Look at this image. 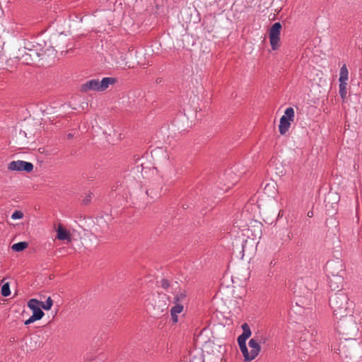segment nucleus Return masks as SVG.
I'll return each mask as SVG.
<instances>
[{
	"mask_svg": "<svg viewBox=\"0 0 362 362\" xmlns=\"http://www.w3.org/2000/svg\"><path fill=\"white\" fill-rule=\"evenodd\" d=\"M129 181H132L131 177L126 178V181H125V182H126V184H127V183H128V182H129Z\"/></svg>",
	"mask_w": 362,
	"mask_h": 362,
	"instance_id": "473e14b6",
	"label": "nucleus"
},
{
	"mask_svg": "<svg viewBox=\"0 0 362 362\" xmlns=\"http://www.w3.org/2000/svg\"><path fill=\"white\" fill-rule=\"evenodd\" d=\"M270 187V185H269V184H267V185H266V186H265V187H264V189H265V190H267V189L268 187Z\"/></svg>",
	"mask_w": 362,
	"mask_h": 362,
	"instance_id": "72a5a7b5",
	"label": "nucleus"
},
{
	"mask_svg": "<svg viewBox=\"0 0 362 362\" xmlns=\"http://www.w3.org/2000/svg\"><path fill=\"white\" fill-rule=\"evenodd\" d=\"M52 304L53 300H52L51 297H48L45 303L42 301L40 303V306L45 310H49L51 309Z\"/></svg>",
	"mask_w": 362,
	"mask_h": 362,
	"instance_id": "aec40b11",
	"label": "nucleus"
},
{
	"mask_svg": "<svg viewBox=\"0 0 362 362\" xmlns=\"http://www.w3.org/2000/svg\"><path fill=\"white\" fill-rule=\"evenodd\" d=\"M1 294L4 297H7V296H8L11 294L10 285H9L8 282L5 283L1 286Z\"/></svg>",
	"mask_w": 362,
	"mask_h": 362,
	"instance_id": "6ab92c4d",
	"label": "nucleus"
},
{
	"mask_svg": "<svg viewBox=\"0 0 362 362\" xmlns=\"http://www.w3.org/2000/svg\"><path fill=\"white\" fill-rule=\"evenodd\" d=\"M39 320H40L39 318H37L33 315H31L27 320L25 321L24 324L25 325H28L33 323L34 322Z\"/></svg>",
	"mask_w": 362,
	"mask_h": 362,
	"instance_id": "a878e982",
	"label": "nucleus"
},
{
	"mask_svg": "<svg viewBox=\"0 0 362 362\" xmlns=\"http://www.w3.org/2000/svg\"><path fill=\"white\" fill-rule=\"evenodd\" d=\"M170 315H171V319H172V321H173L174 323L177 322V321H178L177 314L170 313Z\"/></svg>",
	"mask_w": 362,
	"mask_h": 362,
	"instance_id": "c85d7f7f",
	"label": "nucleus"
},
{
	"mask_svg": "<svg viewBox=\"0 0 362 362\" xmlns=\"http://www.w3.org/2000/svg\"><path fill=\"white\" fill-rule=\"evenodd\" d=\"M183 305L181 303L175 304V305L171 308L170 313L179 314L183 311Z\"/></svg>",
	"mask_w": 362,
	"mask_h": 362,
	"instance_id": "5701e85b",
	"label": "nucleus"
},
{
	"mask_svg": "<svg viewBox=\"0 0 362 362\" xmlns=\"http://www.w3.org/2000/svg\"><path fill=\"white\" fill-rule=\"evenodd\" d=\"M242 329H243L242 334L248 339L252 334V332H251L249 325L247 323H244L242 325Z\"/></svg>",
	"mask_w": 362,
	"mask_h": 362,
	"instance_id": "4be33fe9",
	"label": "nucleus"
},
{
	"mask_svg": "<svg viewBox=\"0 0 362 362\" xmlns=\"http://www.w3.org/2000/svg\"><path fill=\"white\" fill-rule=\"evenodd\" d=\"M314 205H313L312 209L308 211L307 216L309 218H312L314 216V211H313Z\"/></svg>",
	"mask_w": 362,
	"mask_h": 362,
	"instance_id": "c756f323",
	"label": "nucleus"
},
{
	"mask_svg": "<svg viewBox=\"0 0 362 362\" xmlns=\"http://www.w3.org/2000/svg\"><path fill=\"white\" fill-rule=\"evenodd\" d=\"M117 79L113 77L103 78L101 81H99L100 91L105 90L108 88L109 85H112L115 83Z\"/></svg>",
	"mask_w": 362,
	"mask_h": 362,
	"instance_id": "ddd939ff",
	"label": "nucleus"
},
{
	"mask_svg": "<svg viewBox=\"0 0 362 362\" xmlns=\"http://www.w3.org/2000/svg\"><path fill=\"white\" fill-rule=\"evenodd\" d=\"M160 286L163 288L167 290L170 287V281L166 279H163L160 281Z\"/></svg>",
	"mask_w": 362,
	"mask_h": 362,
	"instance_id": "393cba45",
	"label": "nucleus"
},
{
	"mask_svg": "<svg viewBox=\"0 0 362 362\" xmlns=\"http://www.w3.org/2000/svg\"><path fill=\"white\" fill-rule=\"evenodd\" d=\"M74 134H72V133H69V134H68V135H67V138H68L69 139H73V138H74Z\"/></svg>",
	"mask_w": 362,
	"mask_h": 362,
	"instance_id": "7c9ffc66",
	"label": "nucleus"
},
{
	"mask_svg": "<svg viewBox=\"0 0 362 362\" xmlns=\"http://www.w3.org/2000/svg\"><path fill=\"white\" fill-rule=\"evenodd\" d=\"M8 169L11 171H25L30 173L33 170V163L24 160H13L8 165Z\"/></svg>",
	"mask_w": 362,
	"mask_h": 362,
	"instance_id": "0eeeda50",
	"label": "nucleus"
},
{
	"mask_svg": "<svg viewBox=\"0 0 362 362\" xmlns=\"http://www.w3.org/2000/svg\"><path fill=\"white\" fill-rule=\"evenodd\" d=\"M80 90L82 93H87L89 90L100 92L98 79H91L81 86Z\"/></svg>",
	"mask_w": 362,
	"mask_h": 362,
	"instance_id": "9b49d317",
	"label": "nucleus"
},
{
	"mask_svg": "<svg viewBox=\"0 0 362 362\" xmlns=\"http://www.w3.org/2000/svg\"><path fill=\"white\" fill-rule=\"evenodd\" d=\"M54 49L51 45L47 46L45 40L27 41L24 42V47L18 49L16 57L23 63L30 64L43 59L46 55L54 54Z\"/></svg>",
	"mask_w": 362,
	"mask_h": 362,
	"instance_id": "f257e3e1",
	"label": "nucleus"
},
{
	"mask_svg": "<svg viewBox=\"0 0 362 362\" xmlns=\"http://www.w3.org/2000/svg\"><path fill=\"white\" fill-rule=\"evenodd\" d=\"M295 112L294 109L289 107L286 109L284 115L280 119L279 125V131L281 135L285 134L291 127V122L294 120Z\"/></svg>",
	"mask_w": 362,
	"mask_h": 362,
	"instance_id": "20e7f679",
	"label": "nucleus"
},
{
	"mask_svg": "<svg viewBox=\"0 0 362 362\" xmlns=\"http://www.w3.org/2000/svg\"><path fill=\"white\" fill-rule=\"evenodd\" d=\"M344 274H333L330 276L329 274H327V282L332 291L335 290H337V291L342 290L341 288L344 283Z\"/></svg>",
	"mask_w": 362,
	"mask_h": 362,
	"instance_id": "6e6552de",
	"label": "nucleus"
},
{
	"mask_svg": "<svg viewBox=\"0 0 362 362\" xmlns=\"http://www.w3.org/2000/svg\"><path fill=\"white\" fill-rule=\"evenodd\" d=\"M57 238L60 240H66L70 242L71 240L70 233L64 229L61 225L58 226L57 230Z\"/></svg>",
	"mask_w": 362,
	"mask_h": 362,
	"instance_id": "f8f14e48",
	"label": "nucleus"
},
{
	"mask_svg": "<svg viewBox=\"0 0 362 362\" xmlns=\"http://www.w3.org/2000/svg\"><path fill=\"white\" fill-rule=\"evenodd\" d=\"M40 303V300L35 298H32L28 302V307L33 311L32 315L39 319H42L45 313L40 308L41 306Z\"/></svg>",
	"mask_w": 362,
	"mask_h": 362,
	"instance_id": "9d476101",
	"label": "nucleus"
},
{
	"mask_svg": "<svg viewBox=\"0 0 362 362\" xmlns=\"http://www.w3.org/2000/svg\"><path fill=\"white\" fill-rule=\"evenodd\" d=\"M23 217V214L22 211H15L12 215H11V218L13 219V220H16V219H21Z\"/></svg>",
	"mask_w": 362,
	"mask_h": 362,
	"instance_id": "b1692460",
	"label": "nucleus"
},
{
	"mask_svg": "<svg viewBox=\"0 0 362 362\" xmlns=\"http://www.w3.org/2000/svg\"><path fill=\"white\" fill-rule=\"evenodd\" d=\"M354 303L349 301L346 293L342 290H339L329 296V306L332 310L336 319L344 317L351 312Z\"/></svg>",
	"mask_w": 362,
	"mask_h": 362,
	"instance_id": "7ed1b4c3",
	"label": "nucleus"
},
{
	"mask_svg": "<svg viewBox=\"0 0 362 362\" xmlns=\"http://www.w3.org/2000/svg\"><path fill=\"white\" fill-rule=\"evenodd\" d=\"M187 300V295L185 291L179 290V291H175V296L173 298V303L174 304L183 303Z\"/></svg>",
	"mask_w": 362,
	"mask_h": 362,
	"instance_id": "4468645a",
	"label": "nucleus"
},
{
	"mask_svg": "<svg viewBox=\"0 0 362 362\" xmlns=\"http://www.w3.org/2000/svg\"><path fill=\"white\" fill-rule=\"evenodd\" d=\"M325 272L327 276L345 274L344 264L339 258L328 261L325 265Z\"/></svg>",
	"mask_w": 362,
	"mask_h": 362,
	"instance_id": "423d86ee",
	"label": "nucleus"
},
{
	"mask_svg": "<svg viewBox=\"0 0 362 362\" xmlns=\"http://www.w3.org/2000/svg\"><path fill=\"white\" fill-rule=\"evenodd\" d=\"M347 344L345 342H340L337 351L339 354H344L346 357L351 358L353 356V351L347 349Z\"/></svg>",
	"mask_w": 362,
	"mask_h": 362,
	"instance_id": "2eb2a0df",
	"label": "nucleus"
},
{
	"mask_svg": "<svg viewBox=\"0 0 362 362\" xmlns=\"http://www.w3.org/2000/svg\"><path fill=\"white\" fill-rule=\"evenodd\" d=\"M240 349L245 358V361H251V356H250V351H248L247 347L245 344H238Z\"/></svg>",
	"mask_w": 362,
	"mask_h": 362,
	"instance_id": "f3484780",
	"label": "nucleus"
},
{
	"mask_svg": "<svg viewBox=\"0 0 362 362\" xmlns=\"http://www.w3.org/2000/svg\"><path fill=\"white\" fill-rule=\"evenodd\" d=\"M112 190L116 191V190H117V188H116V187L115 188V187H112Z\"/></svg>",
	"mask_w": 362,
	"mask_h": 362,
	"instance_id": "e433bc0d",
	"label": "nucleus"
},
{
	"mask_svg": "<svg viewBox=\"0 0 362 362\" xmlns=\"http://www.w3.org/2000/svg\"><path fill=\"white\" fill-rule=\"evenodd\" d=\"M230 173H231V172L228 170V171H227V172H226V175H230Z\"/></svg>",
	"mask_w": 362,
	"mask_h": 362,
	"instance_id": "f704fd0d",
	"label": "nucleus"
},
{
	"mask_svg": "<svg viewBox=\"0 0 362 362\" xmlns=\"http://www.w3.org/2000/svg\"><path fill=\"white\" fill-rule=\"evenodd\" d=\"M305 15V16L308 17V19H310L314 23L315 22L316 18H315L314 12L312 14L310 11H306Z\"/></svg>",
	"mask_w": 362,
	"mask_h": 362,
	"instance_id": "bb28decb",
	"label": "nucleus"
},
{
	"mask_svg": "<svg viewBox=\"0 0 362 362\" xmlns=\"http://www.w3.org/2000/svg\"><path fill=\"white\" fill-rule=\"evenodd\" d=\"M339 321L337 323V330L339 334H341L346 341H351L353 344L352 346L356 349H360L361 346L357 343L354 338L356 337L359 331L358 327V322H361V317L354 316L353 315H345L344 317L339 318Z\"/></svg>",
	"mask_w": 362,
	"mask_h": 362,
	"instance_id": "f03ea898",
	"label": "nucleus"
},
{
	"mask_svg": "<svg viewBox=\"0 0 362 362\" xmlns=\"http://www.w3.org/2000/svg\"><path fill=\"white\" fill-rule=\"evenodd\" d=\"M282 25L279 22L274 23L269 29V42L273 50L279 49L280 45V34Z\"/></svg>",
	"mask_w": 362,
	"mask_h": 362,
	"instance_id": "39448f33",
	"label": "nucleus"
},
{
	"mask_svg": "<svg viewBox=\"0 0 362 362\" xmlns=\"http://www.w3.org/2000/svg\"><path fill=\"white\" fill-rule=\"evenodd\" d=\"M346 86H347V83H339V93L342 99H345L346 97V94H347Z\"/></svg>",
	"mask_w": 362,
	"mask_h": 362,
	"instance_id": "412c9836",
	"label": "nucleus"
},
{
	"mask_svg": "<svg viewBox=\"0 0 362 362\" xmlns=\"http://www.w3.org/2000/svg\"><path fill=\"white\" fill-rule=\"evenodd\" d=\"M349 79V71L346 68V66L344 64L341 69L339 72V81L340 83H347V81Z\"/></svg>",
	"mask_w": 362,
	"mask_h": 362,
	"instance_id": "dca6fc26",
	"label": "nucleus"
},
{
	"mask_svg": "<svg viewBox=\"0 0 362 362\" xmlns=\"http://www.w3.org/2000/svg\"><path fill=\"white\" fill-rule=\"evenodd\" d=\"M247 339V338L245 336H243L242 334L238 337V344H245L246 343V340Z\"/></svg>",
	"mask_w": 362,
	"mask_h": 362,
	"instance_id": "cd10ccee",
	"label": "nucleus"
},
{
	"mask_svg": "<svg viewBox=\"0 0 362 362\" xmlns=\"http://www.w3.org/2000/svg\"><path fill=\"white\" fill-rule=\"evenodd\" d=\"M89 201H90V197H86V198L83 200V202H85L86 204H87Z\"/></svg>",
	"mask_w": 362,
	"mask_h": 362,
	"instance_id": "2f4dec72",
	"label": "nucleus"
},
{
	"mask_svg": "<svg viewBox=\"0 0 362 362\" xmlns=\"http://www.w3.org/2000/svg\"><path fill=\"white\" fill-rule=\"evenodd\" d=\"M228 188H230V186H228L227 189H223V191L226 192V191H227V190H228Z\"/></svg>",
	"mask_w": 362,
	"mask_h": 362,
	"instance_id": "c9c22d12",
	"label": "nucleus"
},
{
	"mask_svg": "<svg viewBox=\"0 0 362 362\" xmlns=\"http://www.w3.org/2000/svg\"><path fill=\"white\" fill-rule=\"evenodd\" d=\"M28 244L26 242H19L12 245L11 249L15 252H21L24 250Z\"/></svg>",
	"mask_w": 362,
	"mask_h": 362,
	"instance_id": "a211bd4d",
	"label": "nucleus"
},
{
	"mask_svg": "<svg viewBox=\"0 0 362 362\" xmlns=\"http://www.w3.org/2000/svg\"><path fill=\"white\" fill-rule=\"evenodd\" d=\"M262 337H255L250 339L248 342L250 350L251 361L255 359L259 354L261 347L259 344L262 342Z\"/></svg>",
	"mask_w": 362,
	"mask_h": 362,
	"instance_id": "1a4fd4ad",
	"label": "nucleus"
}]
</instances>
